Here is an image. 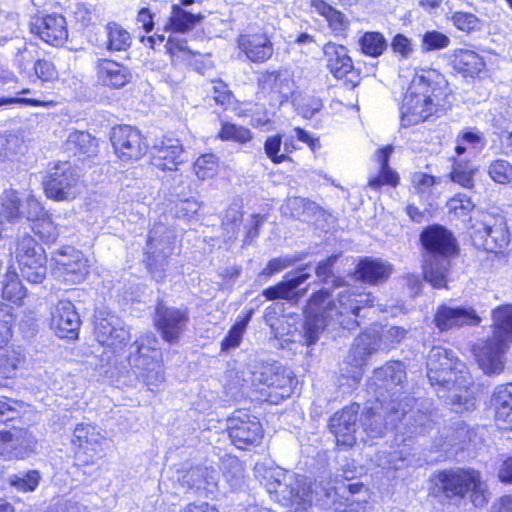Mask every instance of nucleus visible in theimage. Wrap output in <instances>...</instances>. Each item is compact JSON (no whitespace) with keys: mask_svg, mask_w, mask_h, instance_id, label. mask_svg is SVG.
<instances>
[{"mask_svg":"<svg viewBox=\"0 0 512 512\" xmlns=\"http://www.w3.org/2000/svg\"><path fill=\"white\" fill-rule=\"evenodd\" d=\"M284 212H290L294 218L308 220V215L315 209V204L301 197L290 198L284 206Z\"/></svg>","mask_w":512,"mask_h":512,"instance_id":"obj_54","label":"nucleus"},{"mask_svg":"<svg viewBox=\"0 0 512 512\" xmlns=\"http://www.w3.org/2000/svg\"><path fill=\"white\" fill-rule=\"evenodd\" d=\"M128 362L137 377L151 392L164 382L163 359L158 339L148 332L138 337L128 348Z\"/></svg>","mask_w":512,"mask_h":512,"instance_id":"obj_6","label":"nucleus"},{"mask_svg":"<svg viewBox=\"0 0 512 512\" xmlns=\"http://www.w3.org/2000/svg\"><path fill=\"white\" fill-rule=\"evenodd\" d=\"M237 42L239 49L254 63L265 62L273 55V44L265 33L240 35Z\"/></svg>","mask_w":512,"mask_h":512,"instance_id":"obj_29","label":"nucleus"},{"mask_svg":"<svg viewBox=\"0 0 512 512\" xmlns=\"http://www.w3.org/2000/svg\"><path fill=\"white\" fill-rule=\"evenodd\" d=\"M42 480L38 470L20 471L8 477V483L19 492H34Z\"/></svg>","mask_w":512,"mask_h":512,"instance_id":"obj_43","label":"nucleus"},{"mask_svg":"<svg viewBox=\"0 0 512 512\" xmlns=\"http://www.w3.org/2000/svg\"><path fill=\"white\" fill-rule=\"evenodd\" d=\"M219 167V159L214 154H204L197 158L194 163V171L196 176L201 179L213 178Z\"/></svg>","mask_w":512,"mask_h":512,"instance_id":"obj_50","label":"nucleus"},{"mask_svg":"<svg viewBox=\"0 0 512 512\" xmlns=\"http://www.w3.org/2000/svg\"><path fill=\"white\" fill-rule=\"evenodd\" d=\"M165 48L173 61H186L192 56V51L188 48L187 41L179 36L169 35Z\"/></svg>","mask_w":512,"mask_h":512,"instance_id":"obj_53","label":"nucleus"},{"mask_svg":"<svg viewBox=\"0 0 512 512\" xmlns=\"http://www.w3.org/2000/svg\"><path fill=\"white\" fill-rule=\"evenodd\" d=\"M304 270L305 268H301L297 271L294 277L289 278L286 281H282L276 286L265 289L263 291V295L268 300L290 298L293 294V291L310 277V274L304 272Z\"/></svg>","mask_w":512,"mask_h":512,"instance_id":"obj_38","label":"nucleus"},{"mask_svg":"<svg viewBox=\"0 0 512 512\" xmlns=\"http://www.w3.org/2000/svg\"><path fill=\"white\" fill-rule=\"evenodd\" d=\"M431 482L434 485V493H442L447 499H462L469 494L475 507H482L488 500L487 484L474 469L443 470L436 474Z\"/></svg>","mask_w":512,"mask_h":512,"instance_id":"obj_7","label":"nucleus"},{"mask_svg":"<svg viewBox=\"0 0 512 512\" xmlns=\"http://www.w3.org/2000/svg\"><path fill=\"white\" fill-rule=\"evenodd\" d=\"M393 150V146L387 145L376 152V158L380 164V174L369 180L368 185L372 189H379L384 184L391 186H396L398 184L399 177L397 173L389 167V158Z\"/></svg>","mask_w":512,"mask_h":512,"instance_id":"obj_34","label":"nucleus"},{"mask_svg":"<svg viewBox=\"0 0 512 512\" xmlns=\"http://www.w3.org/2000/svg\"><path fill=\"white\" fill-rule=\"evenodd\" d=\"M97 147L96 139L90 133L85 131H73L68 135L65 143V149L70 154L91 155Z\"/></svg>","mask_w":512,"mask_h":512,"instance_id":"obj_40","label":"nucleus"},{"mask_svg":"<svg viewBox=\"0 0 512 512\" xmlns=\"http://www.w3.org/2000/svg\"><path fill=\"white\" fill-rule=\"evenodd\" d=\"M371 293L358 292L350 288L341 291L335 301L329 300V293L320 290L314 293L305 309L304 338L306 344H315L325 328L342 327L352 330L358 326L359 311L374 305Z\"/></svg>","mask_w":512,"mask_h":512,"instance_id":"obj_1","label":"nucleus"},{"mask_svg":"<svg viewBox=\"0 0 512 512\" xmlns=\"http://www.w3.org/2000/svg\"><path fill=\"white\" fill-rule=\"evenodd\" d=\"M490 178L498 184L507 185L512 182V164L504 159H497L488 167Z\"/></svg>","mask_w":512,"mask_h":512,"instance_id":"obj_52","label":"nucleus"},{"mask_svg":"<svg viewBox=\"0 0 512 512\" xmlns=\"http://www.w3.org/2000/svg\"><path fill=\"white\" fill-rule=\"evenodd\" d=\"M451 104V89L445 77L435 69H421L414 74L404 94L401 125L409 127L439 117Z\"/></svg>","mask_w":512,"mask_h":512,"instance_id":"obj_3","label":"nucleus"},{"mask_svg":"<svg viewBox=\"0 0 512 512\" xmlns=\"http://www.w3.org/2000/svg\"><path fill=\"white\" fill-rule=\"evenodd\" d=\"M227 430L232 443L238 449L255 445L262 438V426L256 416L245 410L235 411L227 419Z\"/></svg>","mask_w":512,"mask_h":512,"instance_id":"obj_16","label":"nucleus"},{"mask_svg":"<svg viewBox=\"0 0 512 512\" xmlns=\"http://www.w3.org/2000/svg\"><path fill=\"white\" fill-rule=\"evenodd\" d=\"M13 255L24 279L33 284L41 283L47 274L45 251L35 239L24 234L15 243Z\"/></svg>","mask_w":512,"mask_h":512,"instance_id":"obj_10","label":"nucleus"},{"mask_svg":"<svg viewBox=\"0 0 512 512\" xmlns=\"http://www.w3.org/2000/svg\"><path fill=\"white\" fill-rule=\"evenodd\" d=\"M215 471L209 470L207 467H195L187 471L182 479L181 485L188 489H196L197 491L204 489L207 490V486L215 484Z\"/></svg>","mask_w":512,"mask_h":512,"instance_id":"obj_42","label":"nucleus"},{"mask_svg":"<svg viewBox=\"0 0 512 512\" xmlns=\"http://www.w3.org/2000/svg\"><path fill=\"white\" fill-rule=\"evenodd\" d=\"M96 74L101 85L112 89L123 88L132 79V73L128 67L110 59L97 60Z\"/></svg>","mask_w":512,"mask_h":512,"instance_id":"obj_28","label":"nucleus"},{"mask_svg":"<svg viewBox=\"0 0 512 512\" xmlns=\"http://www.w3.org/2000/svg\"><path fill=\"white\" fill-rule=\"evenodd\" d=\"M53 263L54 276L68 284L82 282L89 273L88 259L72 247H65L55 253Z\"/></svg>","mask_w":512,"mask_h":512,"instance_id":"obj_15","label":"nucleus"},{"mask_svg":"<svg viewBox=\"0 0 512 512\" xmlns=\"http://www.w3.org/2000/svg\"><path fill=\"white\" fill-rule=\"evenodd\" d=\"M358 43L362 53L370 57L380 56L387 47L384 36L379 32L364 33Z\"/></svg>","mask_w":512,"mask_h":512,"instance_id":"obj_45","label":"nucleus"},{"mask_svg":"<svg viewBox=\"0 0 512 512\" xmlns=\"http://www.w3.org/2000/svg\"><path fill=\"white\" fill-rule=\"evenodd\" d=\"M450 19L454 26L463 32H471L477 29L480 23V20L476 15L462 11L452 13Z\"/></svg>","mask_w":512,"mask_h":512,"instance_id":"obj_59","label":"nucleus"},{"mask_svg":"<svg viewBox=\"0 0 512 512\" xmlns=\"http://www.w3.org/2000/svg\"><path fill=\"white\" fill-rule=\"evenodd\" d=\"M24 359L25 357L20 350L9 345L6 346L0 350V374L6 378L12 377L24 362Z\"/></svg>","mask_w":512,"mask_h":512,"instance_id":"obj_44","label":"nucleus"},{"mask_svg":"<svg viewBox=\"0 0 512 512\" xmlns=\"http://www.w3.org/2000/svg\"><path fill=\"white\" fill-rule=\"evenodd\" d=\"M13 322L12 307L0 303V350L8 346V341L12 336L11 327Z\"/></svg>","mask_w":512,"mask_h":512,"instance_id":"obj_55","label":"nucleus"},{"mask_svg":"<svg viewBox=\"0 0 512 512\" xmlns=\"http://www.w3.org/2000/svg\"><path fill=\"white\" fill-rule=\"evenodd\" d=\"M421 242L427 250L423 265L424 277L433 287L442 288L450 267L449 256L456 250L455 239L444 227L433 225L423 230Z\"/></svg>","mask_w":512,"mask_h":512,"instance_id":"obj_5","label":"nucleus"},{"mask_svg":"<svg viewBox=\"0 0 512 512\" xmlns=\"http://www.w3.org/2000/svg\"><path fill=\"white\" fill-rule=\"evenodd\" d=\"M184 161V149L179 139L166 137L153 147L152 165L162 171L176 170Z\"/></svg>","mask_w":512,"mask_h":512,"instance_id":"obj_24","label":"nucleus"},{"mask_svg":"<svg viewBox=\"0 0 512 512\" xmlns=\"http://www.w3.org/2000/svg\"><path fill=\"white\" fill-rule=\"evenodd\" d=\"M414 402L415 400L408 396L399 402L397 399L388 401L387 396L380 393L376 403L367 408L363 416L364 431L372 438L381 437L388 429L396 428L398 422L405 420V426L411 434L426 432L433 422L432 415L428 409L414 411L412 408Z\"/></svg>","mask_w":512,"mask_h":512,"instance_id":"obj_4","label":"nucleus"},{"mask_svg":"<svg viewBox=\"0 0 512 512\" xmlns=\"http://www.w3.org/2000/svg\"><path fill=\"white\" fill-rule=\"evenodd\" d=\"M202 204L195 198H187L181 200L175 206V215L178 218H193L200 210Z\"/></svg>","mask_w":512,"mask_h":512,"instance_id":"obj_64","label":"nucleus"},{"mask_svg":"<svg viewBox=\"0 0 512 512\" xmlns=\"http://www.w3.org/2000/svg\"><path fill=\"white\" fill-rule=\"evenodd\" d=\"M242 219L243 214L238 208L230 207L227 209L223 219V227L227 231V238L229 240L237 236Z\"/></svg>","mask_w":512,"mask_h":512,"instance_id":"obj_57","label":"nucleus"},{"mask_svg":"<svg viewBox=\"0 0 512 512\" xmlns=\"http://www.w3.org/2000/svg\"><path fill=\"white\" fill-rule=\"evenodd\" d=\"M2 296L4 299L17 305H20L26 296V289L15 272H8L6 274Z\"/></svg>","mask_w":512,"mask_h":512,"instance_id":"obj_46","label":"nucleus"},{"mask_svg":"<svg viewBox=\"0 0 512 512\" xmlns=\"http://www.w3.org/2000/svg\"><path fill=\"white\" fill-rule=\"evenodd\" d=\"M172 238V232L163 224L154 225L150 230L145 252L148 255L150 268L157 263H162L171 253Z\"/></svg>","mask_w":512,"mask_h":512,"instance_id":"obj_26","label":"nucleus"},{"mask_svg":"<svg viewBox=\"0 0 512 512\" xmlns=\"http://www.w3.org/2000/svg\"><path fill=\"white\" fill-rule=\"evenodd\" d=\"M323 52L327 68L334 77L342 79L352 72L353 62L345 46L328 42L324 45Z\"/></svg>","mask_w":512,"mask_h":512,"instance_id":"obj_31","label":"nucleus"},{"mask_svg":"<svg viewBox=\"0 0 512 512\" xmlns=\"http://www.w3.org/2000/svg\"><path fill=\"white\" fill-rule=\"evenodd\" d=\"M295 105L299 114L304 118H311L318 113L322 107V100L314 95H305L295 101Z\"/></svg>","mask_w":512,"mask_h":512,"instance_id":"obj_56","label":"nucleus"},{"mask_svg":"<svg viewBox=\"0 0 512 512\" xmlns=\"http://www.w3.org/2000/svg\"><path fill=\"white\" fill-rule=\"evenodd\" d=\"M282 143L280 135L270 136L264 143L265 154L274 164H280L289 159L285 153H280Z\"/></svg>","mask_w":512,"mask_h":512,"instance_id":"obj_58","label":"nucleus"},{"mask_svg":"<svg viewBox=\"0 0 512 512\" xmlns=\"http://www.w3.org/2000/svg\"><path fill=\"white\" fill-rule=\"evenodd\" d=\"M111 143L116 157L122 163L140 160L148 149L141 132L129 125L114 127L111 132Z\"/></svg>","mask_w":512,"mask_h":512,"instance_id":"obj_14","label":"nucleus"},{"mask_svg":"<svg viewBox=\"0 0 512 512\" xmlns=\"http://www.w3.org/2000/svg\"><path fill=\"white\" fill-rule=\"evenodd\" d=\"M450 39L439 31H428L423 35L422 48L424 51L440 50L448 47Z\"/></svg>","mask_w":512,"mask_h":512,"instance_id":"obj_60","label":"nucleus"},{"mask_svg":"<svg viewBox=\"0 0 512 512\" xmlns=\"http://www.w3.org/2000/svg\"><path fill=\"white\" fill-rule=\"evenodd\" d=\"M266 489L271 498L282 505L294 504L298 499L301 501H311L309 492L311 485L304 482L303 477H299L291 471L282 468L269 469L265 474Z\"/></svg>","mask_w":512,"mask_h":512,"instance_id":"obj_9","label":"nucleus"},{"mask_svg":"<svg viewBox=\"0 0 512 512\" xmlns=\"http://www.w3.org/2000/svg\"><path fill=\"white\" fill-rule=\"evenodd\" d=\"M203 19L201 14H191L181 8L179 4L172 5L171 15L165 27L166 31L185 33L192 30Z\"/></svg>","mask_w":512,"mask_h":512,"instance_id":"obj_37","label":"nucleus"},{"mask_svg":"<svg viewBox=\"0 0 512 512\" xmlns=\"http://www.w3.org/2000/svg\"><path fill=\"white\" fill-rule=\"evenodd\" d=\"M105 436L102 430L90 423L78 424L73 432L72 445L78 466L95 465L103 453Z\"/></svg>","mask_w":512,"mask_h":512,"instance_id":"obj_12","label":"nucleus"},{"mask_svg":"<svg viewBox=\"0 0 512 512\" xmlns=\"http://www.w3.org/2000/svg\"><path fill=\"white\" fill-rule=\"evenodd\" d=\"M427 377L440 398L451 405L457 413L475 408L476 397L473 380L467 367L459 361L452 350L442 346L433 347L427 357Z\"/></svg>","mask_w":512,"mask_h":512,"instance_id":"obj_2","label":"nucleus"},{"mask_svg":"<svg viewBox=\"0 0 512 512\" xmlns=\"http://www.w3.org/2000/svg\"><path fill=\"white\" fill-rule=\"evenodd\" d=\"M407 331L398 326L377 330L376 327L366 330L355 339V343L349 353L351 364L357 368L351 376L354 384L362 378V367L367 358L378 349H389L399 344L406 336Z\"/></svg>","mask_w":512,"mask_h":512,"instance_id":"obj_8","label":"nucleus"},{"mask_svg":"<svg viewBox=\"0 0 512 512\" xmlns=\"http://www.w3.org/2000/svg\"><path fill=\"white\" fill-rule=\"evenodd\" d=\"M107 41L106 49L111 52L127 50L131 43V34L120 24L109 22L105 27Z\"/></svg>","mask_w":512,"mask_h":512,"instance_id":"obj_41","label":"nucleus"},{"mask_svg":"<svg viewBox=\"0 0 512 512\" xmlns=\"http://www.w3.org/2000/svg\"><path fill=\"white\" fill-rule=\"evenodd\" d=\"M218 137L223 141H234L240 144H245L252 140L253 134L246 127L230 122H224L221 125Z\"/></svg>","mask_w":512,"mask_h":512,"instance_id":"obj_49","label":"nucleus"},{"mask_svg":"<svg viewBox=\"0 0 512 512\" xmlns=\"http://www.w3.org/2000/svg\"><path fill=\"white\" fill-rule=\"evenodd\" d=\"M476 167L471 163L463 160L455 161L452 171L450 172V179L464 188L471 189L474 186V174Z\"/></svg>","mask_w":512,"mask_h":512,"instance_id":"obj_47","label":"nucleus"},{"mask_svg":"<svg viewBox=\"0 0 512 512\" xmlns=\"http://www.w3.org/2000/svg\"><path fill=\"white\" fill-rule=\"evenodd\" d=\"M79 171L69 162H59L51 169L44 190L48 198L64 201L80 193Z\"/></svg>","mask_w":512,"mask_h":512,"instance_id":"obj_13","label":"nucleus"},{"mask_svg":"<svg viewBox=\"0 0 512 512\" xmlns=\"http://www.w3.org/2000/svg\"><path fill=\"white\" fill-rule=\"evenodd\" d=\"M187 309L167 307L159 304L155 312V324L162 338L169 343H176L189 323Z\"/></svg>","mask_w":512,"mask_h":512,"instance_id":"obj_17","label":"nucleus"},{"mask_svg":"<svg viewBox=\"0 0 512 512\" xmlns=\"http://www.w3.org/2000/svg\"><path fill=\"white\" fill-rule=\"evenodd\" d=\"M358 410L359 405L352 404L331 417L329 427L338 445L350 447L355 443Z\"/></svg>","mask_w":512,"mask_h":512,"instance_id":"obj_23","label":"nucleus"},{"mask_svg":"<svg viewBox=\"0 0 512 512\" xmlns=\"http://www.w3.org/2000/svg\"><path fill=\"white\" fill-rule=\"evenodd\" d=\"M35 439L25 430L0 432V455L6 459H23L34 450Z\"/></svg>","mask_w":512,"mask_h":512,"instance_id":"obj_22","label":"nucleus"},{"mask_svg":"<svg viewBox=\"0 0 512 512\" xmlns=\"http://www.w3.org/2000/svg\"><path fill=\"white\" fill-rule=\"evenodd\" d=\"M493 338L505 344L512 342V305L500 306L492 314Z\"/></svg>","mask_w":512,"mask_h":512,"instance_id":"obj_35","label":"nucleus"},{"mask_svg":"<svg viewBox=\"0 0 512 512\" xmlns=\"http://www.w3.org/2000/svg\"><path fill=\"white\" fill-rule=\"evenodd\" d=\"M312 6L317 13L325 18L335 34L342 35L348 29L349 21L342 12L334 9L323 0H313Z\"/></svg>","mask_w":512,"mask_h":512,"instance_id":"obj_39","label":"nucleus"},{"mask_svg":"<svg viewBox=\"0 0 512 512\" xmlns=\"http://www.w3.org/2000/svg\"><path fill=\"white\" fill-rule=\"evenodd\" d=\"M94 333L100 344L112 347L115 351L130 337L129 331L118 316L103 311L95 315Z\"/></svg>","mask_w":512,"mask_h":512,"instance_id":"obj_18","label":"nucleus"},{"mask_svg":"<svg viewBox=\"0 0 512 512\" xmlns=\"http://www.w3.org/2000/svg\"><path fill=\"white\" fill-rule=\"evenodd\" d=\"M496 420L504 429L512 430V383L499 386L492 395Z\"/></svg>","mask_w":512,"mask_h":512,"instance_id":"obj_32","label":"nucleus"},{"mask_svg":"<svg viewBox=\"0 0 512 512\" xmlns=\"http://www.w3.org/2000/svg\"><path fill=\"white\" fill-rule=\"evenodd\" d=\"M472 240L487 252L497 253L508 246L510 234L505 217L493 213H481L473 224Z\"/></svg>","mask_w":512,"mask_h":512,"instance_id":"obj_11","label":"nucleus"},{"mask_svg":"<svg viewBox=\"0 0 512 512\" xmlns=\"http://www.w3.org/2000/svg\"><path fill=\"white\" fill-rule=\"evenodd\" d=\"M31 229L46 243L55 242L59 236V228L47 214L34 222Z\"/></svg>","mask_w":512,"mask_h":512,"instance_id":"obj_51","label":"nucleus"},{"mask_svg":"<svg viewBox=\"0 0 512 512\" xmlns=\"http://www.w3.org/2000/svg\"><path fill=\"white\" fill-rule=\"evenodd\" d=\"M31 31L52 46L62 45L68 37L66 19L56 13L34 17Z\"/></svg>","mask_w":512,"mask_h":512,"instance_id":"obj_19","label":"nucleus"},{"mask_svg":"<svg viewBox=\"0 0 512 512\" xmlns=\"http://www.w3.org/2000/svg\"><path fill=\"white\" fill-rule=\"evenodd\" d=\"M406 380V371L404 365L399 361L388 362L383 367L375 369L373 376V385H375V391L380 397V393L390 394L391 399L402 391L403 384ZM397 401H401L398 397H395Z\"/></svg>","mask_w":512,"mask_h":512,"instance_id":"obj_20","label":"nucleus"},{"mask_svg":"<svg viewBox=\"0 0 512 512\" xmlns=\"http://www.w3.org/2000/svg\"><path fill=\"white\" fill-rule=\"evenodd\" d=\"M251 312L247 313L242 319L237 320L230 328L226 337L221 341V351L226 352L238 347L243 339L248 323L251 319Z\"/></svg>","mask_w":512,"mask_h":512,"instance_id":"obj_48","label":"nucleus"},{"mask_svg":"<svg viewBox=\"0 0 512 512\" xmlns=\"http://www.w3.org/2000/svg\"><path fill=\"white\" fill-rule=\"evenodd\" d=\"M452 64L455 70L471 77L484 67L483 59L476 52L467 49L456 50L453 54Z\"/></svg>","mask_w":512,"mask_h":512,"instance_id":"obj_36","label":"nucleus"},{"mask_svg":"<svg viewBox=\"0 0 512 512\" xmlns=\"http://www.w3.org/2000/svg\"><path fill=\"white\" fill-rule=\"evenodd\" d=\"M21 215L25 216L28 221H32L34 223L43 215H46V213L44 212L40 202L34 197V195L30 194L27 196L25 207H23L21 212L18 209V216L16 218H19Z\"/></svg>","mask_w":512,"mask_h":512,"instance_id":"obj_63","label":"nucleus"},{"mask_svg":"<svg viewBox=\"0 0 512 512\" xmlns=\"http://www.w3.org/2000/svg\"><path fill=\"white\" fill-rule=\"evenodd\" d=\"M435 324L441 331L464 325H477L479 316L471 308L441 306L435 314Z\"/></svg>","mask_w":512,"mask_h":512,"instance_id":"obj_27","label":"nucleus"},{"mask_svg":"<svg viewBox=\"0 0 512 512\" xmlns=\"http://www.w3.org/2000/svg\"><path fill=\"white\" fill-rule=\"evenodd\" d=\"M81 321L69 300H60L51 312V328L60 338L76 339Z\"/></svg>","mask_w":512,"mask_h":512,"instance_id":"obj_21","label":"nucleus"},{"mask_svg":"<svg viewBox=\"0 0 512 512\" xmlns=\"http://www.w3.org/2000/svg\"><path fill=\"white\" fill-rule=\"evenodd\" d=\"M406 459L398 452H382L376 455L375 462L383 469L399 470L405 466Z\"/></svg>","mask_w":512,"mask_h":512,"instance_id":"obj_61","label":"nucleus"},{"mask_svg":"<svg viewBox=\"0 0 512 512\" xmlns=\"http://www.w3.org/2000/svg\"><path fill=\"white\" fill-rule=\"evenodd\" d=\"M392 271L391 266L377 259L365 258L357 266L358 277L367 283L377 284L388 279Z\"/></svg>","mask_w":512,"mask_h":512,"instance_id":"obj_33","label":"nucleus"},{"mask_svg":"<svg viewBox=\"0 0 512 512\" xmlns=\"http://www.w3.org/2000/svg\"><path fill=\"white\" fill-rule=\"evenodd\" d=\"M259 85L263 92L276 95L280 102L287 100L294 91L293 76L287 69L264 73Z\"/></svg>","mask_w":512,"mask_h":512,"instance_id":"obj_30","label":"nucleus"},{"mask_svg":"<svg viewBox=\"0 0 512 512\" xmlns=\"http://www.w3.org/2000/svg\"><path fill=\"white\" fill-rule=\"evenodd\" d=\"M507 347L508 344L492 337L475 348L477 363L485 374H499L504 369V353Z\"/></svg>","mask_w":512,"mask_h":512,"instance_id":"obj_25","label":"nucleus"},{"mask_svg":"<svg viewBox=\"0 0 512 512\" xmlns=\"http://www.w3.org/2000/svg\"><path fill=\"white\" fill-rule=\"evenodd\" d=\"M35 76L42 82H52L58 78L55 65L46 59H38L34 64Z\"/></svg>","mask_w":512,"mask_h":512,"instance_id":"obj_62","label":"nucleus"}]
</instances>
